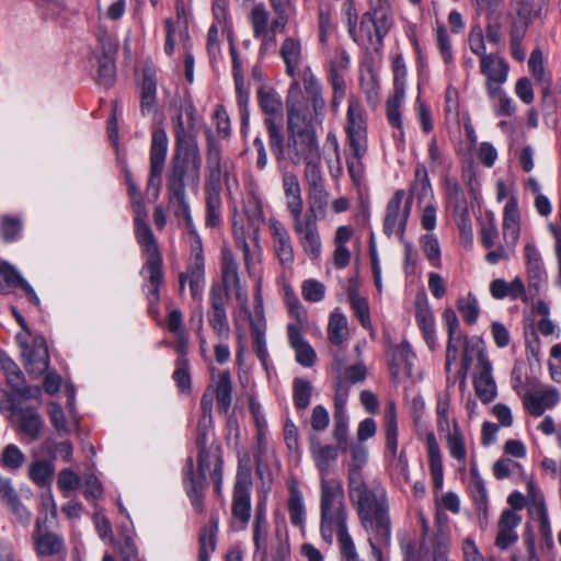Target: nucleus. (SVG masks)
<instances>
[{"mask_svg": "<svg viewBox=\"0 0 561 561\" xmlns=\"http://www.w3.org/2000/svg\"><path fill=\"white\" fill-rule=\"evenodd\" d=\"M222 175L224 170L220 147L214 140H209L204 183L206 204L205 224L208 227H215L219 225L221 220Z\"/></svg>", "mask_w": 561, "mask_h": 561, "instance_id": "39448f33", "label": "nucleus"}, {"mask_svg": "<svg viewBox=\"0 0 561 561\" xmlns=\"http://www.w3.org/2000/svg\"><path fill=\"white\" fill-rule=\"evenodd\" d=\"M140 98L142 115L150 114L154 110L157 100V69L151 62H146L142 68Z\"/></svg>", "mask_w": 561, "mask_h": 561, "instance_id": "2f4dec72", "label": "nucleus"}, {"mask_svg": "<svg viewBox=\"0 0 561 561\" xmlns=\"http://www.w3.org/2000/svg\"><path fill=\"white\" fill-rule=\"evenodd\" d=\"M47 518H37L32 535L34 550L38 557H53L65 550L64 538L53 531L44 529Z\"/></svg>", "mask_w": 561, "mask_h": 561, "instance_id": "4be33fe9", "label": "nucleus"}, {"mask_svg": "<svg viewBox=\"0 0 561 561\" xmlns=\"http://www.w3.org/2000/svg\"><path fill=\"white\" fill-rule=\"evenodd\" d=\"M560 400L556 388L535 390L524 394V407L534 416H541L546 410L552 409Z\"/></svg>", "mask_w": 561, "mask_h": 561, "instance_id": "bb28decb", "label": "nucleus"}, {"mask_svg": "<svg viewBox=\"0 0 561 561\" xmlns=\"http://www.w3.org/2000/svg\"><path fill=\"white\" fill-rule=\"evenodd\" d=\"M250 24L253 35L270 31V12L264 3H256L250 12Z\"/></svg>", "mask_w": 561, "mask_h": 561, "instance_id": "680f3d73", "label": "nucleus"}, {"mask_svg": "<svg viewBox=\"0 0 561 561\" xmlns=\"http://www.w3.org/2000/svg\"><path fill=\"white\" fill-rule=\"evenodd\" d=\"M301 80L306 95L312 106V118L320 123L325 107L322 85L309 66L302 69Z\"/></svg>", "mask_w": 561, "mask_h": 561, "instance_id": "b1692460", "label": "nucleus"}, {"mask_svg": "<svg viewBox=\"0 0 561 561\" xmlns=\"http://www.w3.org/2000/svg\"><path fill=\"white\" fill-rule=\"evenodd\" d=\"M1 370L5 373L8 386L18 396L32 397L31 387L25 383V378L20 367L11 359Z\"/></svg>", "mask_w": 561, "mask_h": 561, "instance_id": "49530a36", "label": "nucleus"}, {"mask_svg": "<svg viewBox=\"0 0 561 561\" xmlns=\"http://www.w3.org/2000/svg\"><path fill=\"white\" fill-rule=\"evenodd\" d=\"M334 31V24L332 22V12L328 7L319 8L318 12V33L319 42L325 46L329 42V37Z\"/></svg>", "mask_w": 561, "mask_h": 561, "instance_id": "338daca9", "label": "nucleus"}, {"mask_svg": "<svg viewBox=\"0 0 561 561\" xmlns=\"http://www.w3.org/2000/svg\"><path fill=\"white\" fill-rule=\"evenodd\" d=\"M445 439L449 455L465 467L467 461V448L463 433L457 421L453 423V433L445 435Z\"/></svg>", "mask_w": 561, "mask_h": 561, "instance_id": "a18cd8bd", "label": "nucleus"}, {"mask_svg": "<svg viewBox=\"0 0 561 561\" xmlns=\"http://www.w3.org/2000/svg\"><path fill=\"white\" fill-rule=\"evenodd\" d=\"M426 449L428 456L430 471L433 478L434 486L436 489H440L443 486L444 481L442 453L437 439L434 433L432 432L426 435Z\"/></svg>", "mask_w": 561, "mask_h": 561, "instance_id": "4c0bfd02", "label": "nucleus"}, {"mask_svg": "<svg viewBox=\"0 0 561 561\" xmlns=\"http://www.w3.org/2000/svg\"><path fill=\"white\" fill-rule=\"evenodd\" d=\"M368 537V543L371 548V554L376 559V561H383V549L388 548L391 542V525H388L387 535L381 534V531L375 530H365Z\"/></svg>", "mask_w": 561, "mask_h": 561, "instance_id": "e2e57ef3", "label": "nucleus"}, {"mask_svg": "<svg viewBox=\"0 0 561 561\" xmlns=\"http://www.w3.org/2000/svg\"><path fill=\"white\" fill-rule=\"evenodd\" d=\"M333 438L339 446H342V450L346 449L347 436H348V416L346 413L334 412L333 413Z\"/></svg>", "mask_w": 561, "mask_h": 561, "instance_id": "69168bd1", "label": "nucleus"}, {"mask_svg": "<svg viewBox=\"0 0 561 561\" xmlns=\"http://www.w3.org/2000/svg\"><path fill=\"white\" fill-rule=\"evenodd\" d=\"M347 489L362 527L365 530L381 531L387 535L388 525H391V522L387 491L382 483L379 480L367 482L360 479L350 481Z\"/></svg>", "mask_w": 561, "mask_h": 561, "instance_id": "f03ea898", "label": "nucleus"}, {"mask_svg": "<svg viewBox=\"0 0 561 561\" xmlns=\"http://www.w3.org/2000/svg\"><path fill=\"white\" fill-rule=\"evenodd\" d=\"M525 260L527 271V295L529 300L540 295L547 283V273L542 264L540 253L531 243L525 247Z\"/></svg>", "mask_w": 561, "mask_h": 561, "instance_id": "6ab92c4d", "label": "nucleus"}, {"mask_svg": "<svg viewBox=\"0 0 561 561\" xmlns=\"http://www.w3.org/2000/svg\"><path fill=\"white\" fill-rule=\"evenodd\" d=\"M346 520V510L321 512L320 530L323 540L332 543L334 535L337 536L339 542L343 541L344 536L351 537L347 531Z\"/></svg>", "mask_w": 561, "mask_h": 561, "instance_id": "5701e85b", "label": "nucleus"}, {"mask_svg": "<svg viewBox=\"0 0 561 561\" xmlns=\"http://www.w3.org/2000/svg\"><path fill=\"white\" fill-rule=\"evenodd\" d=\"M190 261L186 271L179 275L180 290H184L185 284L188 282L192 297L199 299L205 286L204 251L202 239L194 229L190 230Z\"/></svg>", "mask_w": 561, "mask_h": 561, "instance_id": "9d476101", "label": "nucleus"}, {"mask_svg": "<svg viewBox=\"0 0 561 561\" xmlns=\"http://www.w3.org/2000/svg\"><path fill=\"white\" fill-rule=\"evenodd\" d=\"M404 196L405 192L398 190L387 204L383 231L388 236L397 233L402 238L404 234L412 205V201L409 198L402 208Z\"/></svg>", "mask_w": 561, "mask_h": 561, "instance_id": "2eb2a0df", "label": "nucleus"}, {"mask_svg": "<svg viewBox=\"0 0 561 561\" xmlns=\"http://www.w3.org/2000/svg\"><path fill=\"white\" fill-rule=\"evenodd\" d=\"M279 56L286 66L287 76L295 78L302 62V44L297 36H287L282 42Z\"/></svg>", "mask_w": 561, "mask_h": 561, "instance_id": "7c9ffc66", "label": "nucleus"}, {"mask_svg": "<svg viewBox=\"0 0 561 561\" xmlns=\"http://www.w3.org/2000/svg\"><path fill=\"white\" fill-rule=\"evenodd\" d=\"M456 307L468 324L477 322L480 314V306L477 297L472 293L459 297Z\"/></svg>", "mask_w": 561, "mask_h": 561, "instance_id": "13d9d810", "label": "nucleus"}, {"mask_svg": "<svg viewBox=\"0 0 561 561\" xmlns=\"http://www.w3.org/2000/svg\"><path fill=\"white\" fill-rule=\"evenodd\" d=\"M250 325L253 351L256 354L260 362L262 363V365L266 367L270 355L266 347L264 325L260 322L254 321H251Z\"/></svg>", "mask_w": 561, "mask_h": 561, "instance_id": "6e6d98bb", "label": "nucleus"}, {"mask_svg": "<svg viewBox=\"0 0 561 561\" xmlns=\"http://www.w3.org/2000/svg\"><path fill=\"white\" fill-rule=\"evenodd\" d=\"M198 448L197 465L198 472H194V460L192 457H187L183 467V484L185 491L190 497L193 510L197 514H202L205 510L204 497L207 489V476L206 472L215 462V458H221L218 454H213L206 447V433L201 432L196 439Z\"/></svg>", "mask_w": 561, "mask_h": 561, "instance_id": "20e7f679", "label": "nucleus"}, {"mask_svg": "<svg viewBox=\"0 0 561 561\" xmlns=\"http://www.w3.org/2000/svg\"><path fill=\"white\" fill-rule=\"evenodd\" d=\"M285 302L289 316L295 319V322L288 323L287 325H298L299 332H301L302 328L307 324L308 314L305 307L290 288L285 291Z\"/></svg>", "mask_w": 561, "mask_h": 561, "instance_id": "3c124183", "label": "nucleus"}, {"mask_svg": "<svg viewBox=\"0 0 561 561\" xmlns=\"http://www.w3.org/2000/svg\"><path fill=\"white\" fill-rule=\"evenodd\" d=\"M490 294L494 299L499 300L510 298L511 300L522 299L526 304L529 302L524 280L518 276L512 282H506L503 278L492 280Z\"/></svg>", "mask_w": 561, "mask_h": 561, "instance_id": "c85d7f7f", "label": "nucleus"}, {"mask_svg": "<svg viewBox=\"0 0 561 561\" xmlns=\"http://www.w3.org/2000/svg\"><path fill=\"white\" fill-rule=\"evenodd\" d=\"M386 447L392 457L398 453V424L396 403L389 401L385 411Z\"/></svg>", "mask_w": 561, "mask_h": 561, "instance_id": "de8ad7c7", "label": "nucleus"}, {"mask_svg": "<svg viewBox=\"0 0 561 561\" xmlns=\"http://www.w3.org/2000/svg\"><path fill=\"white\" fill-rule=\"evenodd\" d=\"M309 450L314 467L319 471L320 479H330L329 474L335 466L342 446L337 444H322L318 434H310Z\"/></svg>", "mask_w": 561, "mask_h": 561, "instance_id": "a211bd4d", "label": "nucleus"}, {"mask_svg": "<svg viewBox=\"0 0 561 561\" xmlns=\"http://www.w3.org/2000/svg\"><path fill=\"white\" fill-rule=\"evenodd\" d=\"M27 476L37 486H50L55 476V466L50 460H35L30 465Z\"/></svg>", "mask_w": 561, "mask_h": 561, "instance_id": "79ce46f5", "label": "nucleus"}, {"mask_svg": "<svg viewBox=\"0 0 561 561\" xmlns=\"http://www.w3.org/2000/svg\"><path fill=\"white\" fill-rule=\"evenodd\" d=\"M348 149L346 151V164L350 174L355 178L362 171V159L367 152V127L363 117V111L357 100L348 101L346 113V126Z\"/></svg>", "mask_w": 561, "mask_h": 561, "instance_id": "6e6552de", "label": "nucleus"}, {"mask_svg": "<svg viewBox=\"0 0 561 561\" xmlns=\"http://www.w3.org/2000/svg\"><path fill=\"white\" fill-rule=\"evenodd\" d=\"M460 354L461 371L463 378L474 362L477 363L476 369L483 367L484 363H490L483 346V342L477 336H471V339L466 342V345L461 350Z\"/></svg>", "mask_w": 561, "mask_h": 561, "instance_id": "e433bc0d", "label": "nucleus"}, {"mask_svg": "<svg viewBox=\"0 0 561 561\" xmlns=\"http://www.w3.org/2000/svg\"><path fill=\"white\" fill-rule=\"evenodd\" d=\"M169 149V139L163 128L157 127L151 134L150 144V173L148 187L156 186L159 191L161 186V176L164 170Z\"/></svg>", "mask_w": 561, "mask_h": 561, "instance_id": "dca6fc26", "label": "nucleus"}, {"mask_svg": "<svg viewBox=\"0 0 561 561\" xmlns=\"http://www.w3.org/2000/svg\"><path fill=\"white\" fill-rule=\"evenodd\" d=\"M503 239L508 248H515L520 236V215L517 202L512 197L504 207Z\"/></svg>", "mask_w": 561, "mask_h": 561, "instance_id": "c756f323", "label": "nucleus"}, {"mask_svg": "<svg viewBox=\"0 0 561 561\" xmlns=\"http://www.w3.org/2000/svg\"><path fill=\"white\" fill-rule=\"evenodd\" d=\"M283 190L286 197V208L291 218L302 215L304 201L301 196V187L299 180L293 172L283 174Z\"/></svg>", "mask_w": 561, "mask_h": 561, "instance_id": "72a5a7b5", "label": "nucleus"}, {"mask_svg": "<svg viewBox=\"0 0 561 561\" xmlns=\"http://www.w3.org/2000/svg\"><path fill=\"white\" fill-rule=\"evenodd\" d=\"M116 77L114 58L110 54H103L98 58V83L111 88Z\"/></svg>", "mask_w": 561, "mask_h": 561, "instance_id": "bf43d9fd", "label": "nucleus"}, {"mask_svg": "<svg viewBox=\"0 0 561 561\" xmlns=\"http://www.w3.org/2000/svg\"><path fill=\"white\" fill-rule=\"evenodd\" d=\"M287 144L284 156L298 164L310 159H320V148L312 125V115L307 105L287 100Z\"/></svg>", "mask_w": 561, "mask_h": 561, "instance_id": "7ed1b4c3", "label": "nucleus"}, {"mask_svg": "<svg viewBox=\"0 0 561 561\" xmlns=\"http://www.w3.org/2000/svg\"><path fill=\"white\" fill-rule=\"evenodd\" d=\"M202 154L197 142L175 146L172 169L167 176V191L170 205L176 206L175 214L183 215L192 226L190 205L186 201V185L197 191L201 181Z\"/></svg>", "mask_w": 561, "mask_h": 561, "instance_id": "f257e3e1", "label": "nucleus"}, {"mask_svg": "<svg viewBox=\"0 0 561 561\" xmlns=\"http://www.w3.org/2000/svg\"><path fill=\"white\" fill-rule=\"evenodd\" d=\"M275 14L271 22L274 31L284 32L289 20L296 14V4L293 0H268Z\"/></svg>", "mask_w": 561, "mask_h": 561, "instance_id": "37998d69", "label": "nucleus"}, {"mask_svg": "<svg viewBox=\"0 0 561 561\" xmlns=\"http://www.w3.org/2000/svg\"><path fill=\"white\" fill-rule=\"evenodd\" d=\"M531 310L540 319L537 322V329L540 334L546 337L559 339L561 330L559 325L550 318V305L545 300H536L531 302Z\"/></svg>", "mask_w": 561, "mask_h": 561, "instance_id": "58836bf2", "label": "nucleus"}, {"mask_svg": "<svg viewBox=\"0 0 561 561\" xmlns=\"http://www.w3.org/2000/svg\"><path fill=\"white\" fill-rule=\"evenodd\" d=\"M448 334V341L446 346V364L445 368L447 371L450 370V366L459 359L460 352L465 347L466 342L471 337L462 334L461 331L450 332Z\"/></svg>", "mask_w": 561, "mask_h": 561, "instance_id": "5fc2aeb1", "label": "nucleus"}, {"mask_svg": "<svg viewBox=\"0 0 561 561\" xmlns=\"http://www.w3.org/2000/svg\"><path fill=\"white\" fill-rule=\"evenodd\" d=\"M293 229L298 237L299 245L310 260H318L322 253V240L320 237L317 218L314 215L293 217Z\"/></svg>", "mask_w": 561, "mask_h": 561, "instance_id": "f8f14e48", "label": "nucleus"}, {"mask_svg": "<svg viewBox=\"0 0 561 561\" xmlns=\"http://www.w3.org/2000/svg\"><path fill=\"white\" fill-rule=\"evenodd\" d=\"M350 59L346 53H342L341 55V64L337 67L333 61L330 62L329 69V81L333 89V106H339L341 100L346 94V87L343 76L340 73V68L346 69L348 66Z\"/></svg>", "mask_w": 561, "mask_h": 561, "instance_id": "a19ab883", "label": "nucleus"}, {"mask_svg": "<svg viewBox=\"0 0 561 561\" xmlns=\"http://www.w3.org/2000/svg\"><path fill=\"white\" fill-rule=\"evenodd\" d=\"M508 70V64L496 54H489L480 59V71L485 77V89L491 99L501 92L507 80Z\"/></svg>", "mask_w": 561, "mask_h": 561, "instance_id": "f3484780", "label": "nucleus"}, {"mask_svg": "<svg viewBox=\"0 0 561 561\" xmlns=\"http://www.w3.org/2000/svg\"><path fill=\"white\" fill-rule=\"evenodd\" d=\"M288 511L293 525L302 526L305 519V505L301 492L293 488L288 500Z\"/></svg>", "mask_w": 561, "mask_h": 561, "instance_id": "0e129e2a", "label": "nucleus"}, {"mask_svg": "<svg viewBox=\"0 0 561 561\" xmlns=\"http://www.w3.org/2000/svg\"><path fill=\"white\" fill-rule=\"evenodd\" d=\"M257 99L262 111L267 115L265 125L268 133L270 147L277 160L284 159V135L280 122H276L274 115L280 114L283 102L279 94L272 89L261 88Z\"/></svg>", "mask_w": 561, "mask_h": 561, "instance_id": "1a4fd4ad", "label": "nucleus"}, {"mask_svg": "<svg viewBox=\"0 0 561 561\" xmlns=\"http://www.w3.org/2000/svg\"><path fill=\"white\" fill-rule=\"evenodd\" d=\"M218 530V518L210 517V526L202 528L199 533V559L207 561L209 553L216 548V534Z\"/></svg>", "mask_w": 561, "mask_h": 561, "instance_id": "8fccbe9b", "label": "nucleus"}, {"mask_svg": "<svg viewBox=\"0 0 561 561\" xmlns=\"http://www.w3.org/2000/svg\"><path fill=\"white\" fill-rule=\"evenodd\" d=\"M328 336L332 344L340 345L348 337V328L346 317L337 309L329 318Z\"/></svg>", "mask_w": 561, "mask_h": 561, "instance_id": "09e8293b", "label": "nucleus"}, {"mask_svg": "<svg viewBox=\"0 0 561 561\" xmlns=\"http://www.w3.org/2000/svg\"><path fill=\"white\" fill-rule=\"evenodd\" d=\"M393 24L392 11L387 10L370 14L366 19V28L360 37H366L370 45H380Z\"/></svg>", "mask_w": 561, "mask_h": 561, "instance_id": "393cba45", "label": "nucleus"}, {"mask_svg": "<svg viewBox=\"0 0 561 561\" xmlns=\"http://www.w3.org/2000/svg\"><path fill=\"white\" fill-rule=\"evenodd\" d=\"M252 465L250 455H240L238 458L231 502V525L234 529L244 530L250 522L252 513Z\"/></svg>", "mask_w": 561, "mask_h": 561, "instance_id": "0eeeda50", "label": "nucleus"}, {"mask_svg": "<svg viewBox=\"0 0 561 561\" xmlns=\"http://www.w3.org/2000/svg\"><path fill=\"white\" fill-rule=\"evenodd\" d=\"M26 359V369L28 374L41 376L49 367V354L46 340L43 336H36L33 341V347L23 352Z\"/></svg>", "mask_w": 561, "mask_h": 561, "instance_id": "cd10ccee", "label": "nucleus"}, {"mask_svg": "<svg viewBox=\"0 0 561 561\" xmlns=\"http://www.w3.org/2000/svg\"><path fill=\"white\" fill-rule=\"evenodd\" d=\"M220 272L222 280L221 289L228 295L230 290H233L237 301L242 308H245L248 302V290L241 283L237 257L232 250L227 245L221 248Z\"/></svg>", "mask_w": 561, "mask_h": 561, "instance_id": "ddd939ff", "label": "nucleus"}, {"mask_svg": "<svg viewBox=\"0 0 561 561\" xmlns=\"http://www.w3.org/2000/svg\"><path fill=\"white\" fill-rule=\"evenodd\" d=\"M229 295L219 285H213L209 290V309L207 321L218 340H229L230 324L227 316Z\"/></svg>", "mask_w": 561, "mask_h": 561, "instance_id": "9b49d317", "label": "nucleus"}, {"mask_svg": "<svg viewBox=\"0 0 561 561\" xmlns=\"http://www.w3.org/2000/svg\"><path fill=\"white\" fill-rule=\"evenodd\" d=\"M513 16L511 25L527 27L541 18L542 3L536 0H511Z\"/></svg>", "mask_w": 561, "mask_h": 561, "instance_id": "473e14b6", "label": "nucleus"}, {"mask_svg": "<svg viewBox=\"0 0 561 561\" xmlns=\"http://www.w3.org/2000/svg\"><path fill=\"white\" fill-rule=\"evenodd\" d=\"M351 459L347 462V483L364 479L363 469L368 461V449L363 443H354L350 446Z\"/></svg>", "mask_w": 561, "mask_h": 561, "instance_id": "ea45409f", "label": "nucleus"}, {"mask_svg": "<svg viewBox=\"0 0 561 561\" xmlns=\"http://www.w3.org/2000/svg\"><path fill=\"white\" fill-rule=\"evenodd\" d=\"M268 229L273 242V251L284 268L291 267L295 262V250L290 233L277 219L268 220Z\"/></svg>", "mask_w": 561, "mask_h": 561, "instance_id": "412c9836", "label": "nucleus"}, {"mask_svg": "<svg viewBox=\"0 0 561 561\" xmlns=\"http://www.w3.org/2000/svg\"><path fill=\"white\" fill-rule=\"evenodd\" d=\"M421 247L431 265L438 267L440 264V248L435 234L426 233L421 240Z\"/></svg>", "mask_w": 561, "mask_h": 561, "instance_id": "774afa93", "label": "nucleus"}, {"mask_svg": "<svg viewBox=\"0 0 561 561\" xmlns=\"http://www.w3.org/2000/svg\"><path fill=\"white\" fill-rule=\"evenodd\" d=\"M473 385L476 394L483 403H489L495 399L497 389L492 376L491 363H484L483 367L476 369Z\"/></svg>", "mask_w": 561, "mask_h": 561, "instance_id": "c9c22d12", "label": "nucleus"}, {"mask_svg": "<svg viewBox=\"0 0 561 561\" xmlns=\"http://www.w3.org/2000/svg\"><path fill=\"white\" fill-rule=\"evenodd\" d=\"M528 68L535 80L540 84L543 95L547 96L550 93L552 80L550 75L546 72L543 55L540 49L531 51Z\"/></svg>", "mask_w": 561, "mask_h": 561, "instance_id": "c03bdc74", "label": "nucleus"}, {"mask_svg": "<svg viewBox=\"0 0 561 561\" xmlns=\"http://www.w3.org/2000/svg\"><path fill=\"white\" fill-rule=\"evenodd\" d=\"M136 238L147 255L145 271L148 273L146 295L149 301V311L156 312L160 300L159 289L163 280L162 256L157 240L147 224L135 226Z\"/></svg>", "mask_w": 561, "mask_h": 561, "instance_id": "423d86ee", "label": "nucleus"}, {"mask_svg": "<svg viewBox=\"0 0 561 561\" xmlns=\"http://www.w3.org/2000/svg\"><path fill=\"white\" fill-rule=\"evenodd\" d=\"M215 394L218 407L227 412L232 402L231 376L228 370H225L218 375Z\"/></svg>", "mask_w": 561, "mask_h": 561, "instance_id": "864d4df0", "label": "nucleus"}, {"mask_svg": "<svg viewBox=\"0 0 561 561\" xmlns=\"http://www.w3.org/2000/svg\"><path fill=\"white\" fill-rule=\"evenodd\" d=\"M404 95L405 93L400 90L399 93H394L391 98H389L386 104L387 119L393 128L399 130L401 137H403L401 106L404 100Z\"/></svg>", "mask_w": 561, "mask_h": 561, "instance_id": "603ef678", "label": "nucleus"}, {"mask_svg": "<svg viewBox=\"0 0 561 561\" xmlns=\"http://www.w3.org/2000/svg\"><path fill=\"white\" fill-rule=\"evenodd\" d=\"M288 342L296 353V362L304 367L313 366L317 354L312 346L304 339L298 325H287Z\"/></svg>", "mask_w": 561, "mask_h": 561, "instance_id": "f704fd0d", "label": "nucleus"}, {"mask_svg": "<svg viewBox=\"0 0 561 561\" xmlns=\"http://www.w3.org/2000/svg\"><path fill=\"white\" fill-rule=\"evenodd\" d=\"M25 454L15 444H8L0 455V465L10 471H16L24 465Z\"/></svg>", "mask_w": 561, "mask_h": 561, "instance_id": "4d7b16f0", "label": "nucleus"}, {"mask_svg": "<svg viewBox=\"0 0 561 561\" xmlns=\"http://www.w3.org/2000/svg\"><path fill=\"white\" fill-rule=\"evenodd\" d=\"M261 220L262 215L260 211L257 216L249 218L248 230H245L243 226H238L237 222L233 224L234 242L237 248L242 251L244 265L250 276L254 275L255 266L261 262V254L259 252L251 251L247 238L250 237L253 241L259 242Z\"/></svg>", "mask_w": 561, "mask_h": 561, "instance_id": "4468645a", "label": "nucleus"}, {"mask_svg": "<svg viewBox=\"0 0 561 561\" xmlns=\"http://www.w3.org/2000/svg\"><path fill=\"white\" fill-rule=\"evenodd\" d=\"M320 513L345 510L344 490L337 479H320Z\"/></svg>", "mask_w": 561, "mask_h": 561, "instance_id": "a878e982", "label": "nucleus"}, {"mask_svg": "<svg viewBox=\"0 0 561 561\" xmlns=\"http://www.w3.org/2000/svg\"><path fill=\"white\" fill-rule=\"evenodd\" d=\"M312 394L311 382L305 378H295L293 382L294 404L298 410H305L310 405Z\"/></svg>", "mask_w": 561, "mask_h": 561, "instance_id": "052dcab7", "label": "nucleus"}, {"mask_svg": "<svg viewBox=\"0 0 561 561\" xmlns=\"http://www.w3.org/2000/svg\"><path fill=\"white\" fill-rule=\"evenodd\" d=\"M11 423L21 439L26 442L41 439L45 428V422L34 407H23Z\"/></svg>", "mask_w": 561, "mask_h": 561, "instance_id": "aec40b11", "label": "nucleus"}]
</instances>
